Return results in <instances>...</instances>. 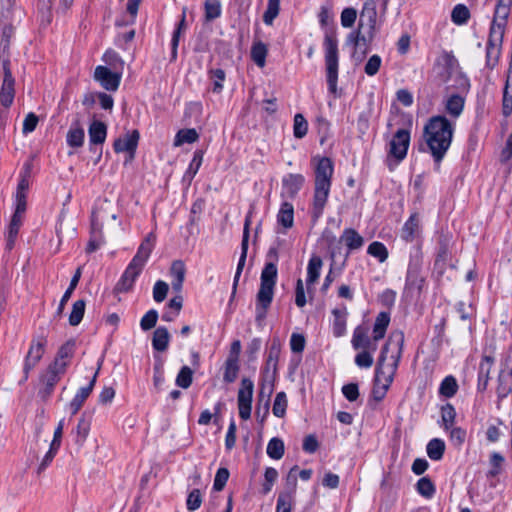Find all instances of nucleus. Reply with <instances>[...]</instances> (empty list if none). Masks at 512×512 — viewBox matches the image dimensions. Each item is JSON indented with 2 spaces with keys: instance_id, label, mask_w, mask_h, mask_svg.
<instances>
[{
  "instance_id": "nucleus-50",
  "label": "nucleus",
  "mask_w": 512,
  "mask_h": 512,
  "mask_svg": "<svg viewBox=\"0 0 512 512\" xmlns=\"http://www.w3.org/2000/svg\"><path fill=\"white\" fill-rule=\"evenodd\" d=\"M208 75L213 84L212 91L214 93H220L223 89L226 76L224 70L220 68L210 69Z\"/></svg>"
},
{
  "instance_id": "nucleus-37",
  "label": "nucleus",
  "mask_w": 512,
  "mask_h": 512,
  "mask_svg": "<svg viewBox=\"0 0 512 512\" xmlns=\"http://www.w3.org/2000/svg\"><path fill=\"white\" fill-rule=\"evenodd\" d=\"M427 455L431 460L438 461L442 459L445 451V443L439 438H434L427 444Z\"/></svg>"
},
{
  "instance_id": "nucleus-62",
  "label": "nucleus",
  "mask_w": 512,
  "mask_h": 512,
  "mask_svg": "<svg viewBox=\"0 0 512 512\" xmlns=\"http://www.w3.org/2000/svg\"><path fill=\"white\" fill-rule=\"evenodd\" d=\"M292 510V494L283 493L278 496L276 512H291Z\"/></svg>"
},
{
  "instance_id": "nucleus-5",
  "label": "nucleus",
  "mask_w": 512,
  "mask_h": 512,
  "mask_svg": "<svg viewBox=\"0 0 512 512\" xmlns=\"http://www.w3.org/2000/svg\"><path fill=\"white\" fill-rule=\"evenodd\" d=\"M104 225L108 232H113L121 226L117 214L112 210V204L107 200L92 212L90 239L86 247L88 253L96 251L104 244Z\"/></svg>"
},
{
  "instance_id": "nucleus-61",
  "label": "nucleus",
  "mask_w": 512,
  "mask_h": 512,
  "mask_svg": "<svg viewBox=\"0 0 512 512\" xmlns=\"http://www.w3.org/2000/svg\"><path fill=\"white\" fill-rule=\"evenodd\" d=\"M168 290V284L162 280H158L153 287V299L158 303L164 301Z\"/></svg>"
},
{
  "instance_id": "nucleus-53",
  "label": "nucleus",
  "mask_w": 512,
  "mask_h": 512,
  "mask_svg": "<svg viewBox=\"0 0 512 512\" xmlns=\"http://www.w3.org/2000/svg\"><path fill=\"white\" fill-rule=\"evenodd\" d=\"M280 10V0H268L267 9L263 15V22L272 25Z\"/></svg>"
},
{
  "instance_id": "nucleus-35",
  "label": "nucleus",
  "mask_w": 512,
  "mask_h": 512,
  "mask_svg": "<svg viewBox=\"0 0 512 512\" xmlns=\"http://www.w3.org/2000/svg\"><path fill=\"white\" fill-rule=\"evenodd\" d=\"M199 139V134L194 128L179 130L174 138L173 145L175 147L182 146L185 143H194Z\"/></svg>"
},
{
  "instance_id": "nucleus-41",
  "label": "nucleus",
  "mask_w": 512,
  "mask_h": 512,
  "mask_svg": "<svg viewBox=\"0 0 512 512\" xmlns=\"http://www.w3.org/2000/svg\"><path fill=\"white\" fill-rule=\"evenodd\" d=\"M281 351L280 342L277 339H273L271 346L269 348L267 360H266V370L273 369L276 370L277 362L279 359Z\"/></svg>"
},
{
  "instance_id": "nucleus-21",
  "label": "nucleus",
  "mask_w": 512,
  "mask_h": 512,
  "mask_svg": "<svg viewBox=\"0 0 512 512\" xmlns=\"http://www.w3.org/2000/svg\"><path fill=\"white\" fill-rule=\"evenodd\" d=\"M155 235L149 233L138 247L137 253L133 257V261L142 266L147 262L155 244Z\"/></svg>"
},
{
  "instance_id": "nucleus-22",
  "label": "nucleus",
  "mask_w": 512,
  "mask_h": 512,
  "mask_svg": "<svg viewBox=\"0 0 512 512\" xmlns=\"http://www.w3.org/2000/svg\"><path fill=\"white\" fill-rule=\"evenodd\" d=\"M305 178L301 174H288L282 180L283 191L289 197H295L302 188Z\"/></svg>"
},
{
  "instance_id": "nucleus-4",
  "label": "nucleus",
  "mask_w": 512,
  "mask_h": 512,
  "mask_svg": "<svg viewBox=\"0 0 512 512\" xmlns=\"http://www.w3.org/2000/svg\"><path fill=\"white\" fill-rule=\"evenodd\" d=\"M334 172L333 163L330 158H319L315 167L314 194L311 207L313 222L323 215L331 189V180Z\"/></svg>"
},
{
  "instance_id": "nucleus-54",
  "label": "nucleus",
  "mask_w": 512,
  "mask_h": 512,
  "mask_svg": "<svg viewBox=\"0 0 512 512\" xmlns=\"http://www.w3.org/2000/svg\"><path fill=\"white\" fill-rule=\"evenodd\" d=\"M308 131V123L304 116L300 113L294 116L293 123V134L295 138L301 139L303 138Z\"/></svg>"
},
{
  "instance_id": "nucleus-6",
  "label": "nucleus",
  "mask_w": 512,
  "mask_h": 512,
  "mask_svg": "<svg viewBox=\"0 0 512 512\" xmlns=\"http://www.w3.org/2000/svg\"><path fill=\"white\" fill-rule=\"evenodd\" d=\"M277 280V266L269 262L266 263L260 276V289L256 296V320L261 321L266 317L268 308L270 307L274 288Z\"/></svg>"
},
{
  "instance_id": "nucleus-1",
  "label": "nucleus",
  "mask_w": 512,
  "mask_h": 512,
  "mask_svg": "<svg viewBox=\"0 0 512 512\" xmlns=\"http://www.w3.org/2000/svg\"><path fill=\"white\" fill-rule=\"evenodd\" d=\"M403 345L404 334L401 331H396L389 336L381 350L372 390L373 398L376 401H381L385 397L387 390L393 382L402 356Z\"/></svg>"
},
{
  "instance_id": "nucleus-30",
  "label": "nucleus",
  "mask_w": 512,
  "mask_h": 512,
  "mask_svg": "<svg viewBox=\"0 0 512 512\" xmlns=\"http://www.w3.org/2000/svg\"><path fill=\"white\" fill-rule=\"evenodd\" d=\"M170 340V334L166 327L155 329L152 338V346L156 351L163 352L167 350Z\"/></svg>"
},
{
  "instance_id": "nucleus-20",
  "label": "nucleus",
  "mask_w": 512,
  "mask_h": 512,
  "mask_svg": "<svg viewBox=\"0 0 512 512\" xmlns=\"http://www.w3.org/2000/svg\"><path fill=\"white\" fill-rule=\"evenodd\" d=\"M96 377H97V372L94 374V376L91 379V381L89 382V384L85 387L80 388L79 391L74 396V398L71 400L69 407H70L71 413L73 415L76 414L81 409L84 402L91 394V392L95 386V383H96Z\"/></svg>"
},
{
  "instance_id": "nucleus-17",
  "label": "nucleus",
  "mask_w": 512,
  "mask_h": 512,
  "mask_svg": "<svg viewBox=\"0 0 512 512\" xmlns=\"http://www.w3.org/2000/svg\"><path fill=\"white\" fill-rule=\"evenodd\" d=\"M140 134L138 130L127 132L123 137L114 141L113 148L116 153L127 152L130 159H133L138 146Z\"/></svg>"
},
{
  "instance_id": "nucleus-36",
  "label": "nucleus",
  "mask_w": 512,
  "mask_h": 512,
  "mask_svg": "<svg viewBox=\"0 0 512 512\" xmlns=\"http://www.w3.org/2000/svg\"><path fill=\"white\" fill-rule=\"evenodd\" d=\"M80 277H81V270H80V268H78L70 281L69 287L67 288V290L65 291V293L63 294V296L60 300L59 306L57 308L58 315H61L63 313L66 303L70 299L73 291L75 290V288L77 287V285L79 283Z\"/></svg>"
},
{
  "instance_id": "nucleus-29",
  "label": "nucleus",
  "mask_w": 512,
  "mask_h": 512,
  "mask_svg": "<svg viewBox=\"0 0 512 512\" xmlns=\"http://www.w3.org/2000/svg\"><path fill=\"white\" fill-rule=\"evenodd\" d=\"M332 314L334 316L333 334L335 337H341L346 332V316H347L346 307L335 308V309H333Z\"/></svg>"
},
{
  "instance_id": "nucleus-33",
  "label": "nucleus",
  "mask_w": 512,
  "mask_h": 512,
  "mask_svg": "<svg viewBox=\"0 0 512 512\" xmlns=\"http://www.w3.org/2000/svg\"><path fill=\"white\" fill-rule=\"evenodd\" d=\"M85 133L84 129L78 123L72 125L68 130L66 141L70 147L78 148L84 143Z\"/></svg>"
},
{
  "instance_id": "nucleus-23",
  "label": "nucleus",
  "mask_w": 512,
  "mask_h": 512,
  "mask_svg": "<svg viewBox=\"0 0 512 512\" xmlns=\"http://www.w3.org/2000/svg\"><path fill=\"white\" fill-rule=\"evenodd\" d=\"M420 234V219L417 213H413L404 223L401 237L406 242H412Z\"/></svg>"
},
{
  "instance_id": "nucleus-43",
  "label": "nucleus",
  "mask_w": 512,
  "mask_h": 512,
  "mask_svg": "<svg viewBox=\"0 0 512 512\" xmlns=\"http://www.w3.org/2000/svg\"><path fill=\"white\" fill-rule=\"evenodd\" d=\"M507 376L510 377V382L506 381V376L503 373H500L498 377L497 397L499 401L506 398L512 392V369Z\"/></svg>"
},
{
  "instance_id": "nucleus-26",
  "label": "nucleus",
  "mask_w": 512,
  "mask_h": 512,
  "mask_svg": "<svg viewBox=\"0 0 512 512\" xmlns=\"http://www.w3.org/2000/svg\"><path fill=\"white\" fill-rule=\"evenodd\" d=\"M340 241L347 246L349 251L358 250L364 244L363 237L352 228H347L343 231Z\"/></svg>"
},
{
  "instance_id": "nucleus-31",
  "label": "nucleus",
  "mask_w": 512,
  "mask_h": 512,
  "mask_svg": "<svg viewBox=\"0 0 512 512\" xmlns=\"http://www.w3.org/2000/svg\"><path fill=\"white\" fill-rule=\"evenodd\" d=\"M390 323V314L388 312H380L373 325V334L375 340L384 338L386 330Z\"/></svg>"
},
{
  "instance_id": "nucleus-3",
  "label": "nucleus",
  "mask_w": 512,
  "mask_h": 512,
  "mask_svg": "<svg viewBox=\"0 0 512 512\" xmlns=\"http://www.w3.org/2000/svg\"><path fill=\"white\" fill-rule=\"evenodd\" d=\"M454 130L452 122L443 115L431 117L424 126V139L437 168L451 146Z\"/></svg>"
},
{
  "instance_id": "nucleus-28",
  "label": "nucleus",
  "mask_w": 512,
  "mask_h": 512,
  "mask_svg": "<svg viewBox=\"0 0 512 512\" xmlns=\"http://www.w3.org/2000/svg\"><path fill=\"white\" fill-rule=\"evenodd\" d=\"M465 99L459 94L449 96L445 103L446 112L453 118H458L464 109Z\"/></svg>"
},
{
  "instance_id": "nucleus-19",
  "label": "nucleus",
  "mask_w": 512,
  "mask_h": 512,
  "mask_svg": "<svg viewBox=\"0 0 512 512\" xmlns=\"http://www.w3.org/2000/svg\"><path fill=\"white\" fill-rule=\"evenodd\" d=\"M421 260L418 255L410 260L407 275L406 287L408 289L421 290L424 279L420 276Z\"/></svg>"
},
{
  "instance_id": "nucleus-55",
  "label": "nucleus",
  "mask_w": 512,
  "mask_h": 512,
  "mask_svg": "<svg viewBox=\"0 0 512 512\" xmlns=\"http://www.w3.org/2000/svg\"><path fill=\"white\" fill-rule=\"evenodd\" d=\"M193 371L188 366H183L176 377V385L187 389L192 384Z\"/></svg>"
},
{
  "instance_id": "nucleus-42",
  "label": "nucleus",
  "mask_w": 512,
  "mask_h": 512,
  "mask_svg": "<svg viewBox=\"0 0 512 512\" xmlns=\"http://www.w3.org/2000/svg\"><path fill=\"white\" fill-rule=\"evenodd\" d=\"M458 390V384L453 376L445 377L439 387V393L447 398L453 397Z\"/></svg>"
},
{
  "instance_id": "nucleus-16",
  "label": "nucleus",
  "mask_w": 512,
  "mask_h": 512,
  "mask_svg": "<svg viewBox=\"0 0 512 512\" xmlns=\"http://www.w3.org/2000/svg\"><path fill=\"white\" fill-rule=\"evenodd\" d=\"M251 214H252V212L250 211L246 215L245 222H244L243 238H242V243H241V255H240V258H239V261L237 264V269H236V273H235L234 280H233L232 295H234L236 292L238 281H239L240 275L242 273V270H243L245 262H246L247 250H248V240H249V230H250V225H251Z\"/></svg>"
},
{
  "instance_id": "nucleus-10",
  "label": "nucleus",
  "mask_w": 512,
  "mask_h": 512,
  "mask_svg": "<svg viewBox=\"0 0 512 512\" xmlns=\"http://www.w3.org/2000/svg\"><path fill=\"white\" fill-rule=\"evenodd\" d=\"M46 344L47 340L44 336H38L36 338H33L24 361V380H27L29 372L33 370L39 363V361L42 359L45 352Z\"/></svg>"
},
{
  "instance_id": "nucleus-63",
  "label": "nucleus",
  "mask_w": 512,
  "mask_h": 512,
  "mask_svg": "<svg viewBox=\"0 0 512 512\" xmlns=\"http://www.w3.org/2000/svg\"><path fill=\"white\" fill-rule=\"evenodd\" d=\"M357 18V11L352 8L348 7L343 9L341 12V25L345 28H350L354 25Z\"/></svg>"
},
{
  "instance_id": "nucleus-7",
  "label": "nucleus",
  "mask_w": 512,
  "mask_h": 512,
  "mask_svg": "<svg viewBox=\"0 0 512 512\" xmlns=\"http://www.w3.org/2000/svg\"><path fill=\"white\" fill-rule=\"evenodd\" d=\"M324 58L326 67V78L328 84V90L335 97H337V81H338V69H339V51H338V39L336 33L332 29L325 31L324 41Z\"/></svg>"
},
{
  "instance_id": "nucleus-51",
  "label": "nucleus",
  "mask_w": 512,
  "mask_h": 512,
  "mask_svg": "<svg viewBox=\"0 0 512 512\" xmlns=\"http://www.w3.org/2000/svg\"><path fill=\"white\" fill-rule=\"evenodd\" d=\"M90 431V422L85 419L84 417H81L78 421V424L76 426V438L75 442L79 446H82L84 442L86 441V438Z\"/></svg>"
},
{
  "instance_id": "nucleus-45",
  "label": "nucleus",
  "mask_w": 512,
  "mask_h": 512,
  "mask_svg": "<svg viewBox=\"0 0 512 512\" xmlns=\"http://www.w3.org/2000/svg\"><path fill=\"white\" fill-rule=\"evenodd\" d=\"M266 451L270 458L279 460L284 455V442L280 438L274 437L268 442Z\"/></svg>"
},
{
  "instance_id": "nucleus-11",
  "label": "nucleus",
  "mask_w": 512,
  "mask_h": 512,
  "mask_svg": "<svg viewBox=\"0 0 512 512\" xmlns=\"http://www.w3.org/2000/svg\"><path fill=\"white\" fill-rule=\"evenodd\" d=\"M409 145L410 132L406 129L397 130L389 144V156L395 158L396 163L401 162L407 155Z\"/></svg>"
},
{
  "instance_id": "nucleus-49",
  "label": "nucleus",
  "mask_w": 512,
  "mask_h": 512,
  "mask_svg": "<svg viewBox=\"0 0 512 512\" xmlns=\"http://www.w3.org/2000/svg\"><path fill=\"white\" fill-rule=\"evenodd\" d=\"M287 397L285 392H278L275 396L272 412L276 417L282 418L286 414L287 409Z\"/></svg>"
},
{
  "instance_id": "nucleus-8",
  "label": "nucleus",
  "mask_w": 512,
  "mask_h": 512,
  "mask_svg": "<svg viewBox=\"0 0 512 512\" xmlns=\"http://www.w3.org/2000/svg\"><path fill=\"white\" fill-rule=\"evenodd\" d=\"M253 392V381L250 378H242L237 394V405L239 416L243 420H248L251 417Z\"/></svg>"
},
{
  "instance_id": "nucleus-34",
  "label": "nucleus",
  "mask_w": 512,
  "mask_h": 512,
  "mask_svg": "<svg viewBox=\"0 0 512 512\" xmlns=\"http://www.w3.org/2000/svg\"><path fill=\"white\" fill-rule=\"evenodd\" d=\"M278 223L284 228H291L294 222V209L293 205L288 202H284L281 205L279 213L277 215Z\"/></svg>"
},
{
  "instance_id": "nucleus-59",
  "label": "nucleus",
  "mask_w": 512,
  "mask_h": 512,
  "mask_svg": "<svg viewBox=\"0 0 512 512\" xmlns=\"http://www.w3.org/2000/svg\"><path fill=\"white\" fill-rule=\"evenodd\" d=\"M158 312L155 309L149 310L141 319L140 326L144 331H148L156 326Z\"/></svg>"
},
{
  "instance_id": "nucleus-64",
  "label": "nucleus",
  "mask_w": 512,
  "mask_h": 512,
  "mask_svg": "<svg viewBox=\"0 0 512 512\" xmlns=\"http://www.w3.org/2000/svg\"><path fill=\"white\" fill-rule=\"evenodd\" d=\"M502 112L505 117L512 113V87H508V85H505L503 92Z\"/></svg>"
},
{
  "instance_id": "nucleus-18",
  "label": "nucleus",
  "mask_w": 512,
  "mask_h": 512,
  "mask_svg": "<svg viewBox=\"0 0 512 512\" xmlns=\"http://www.w3.org/2000/svg\"><path fill=\"white\" fill-rule=\"evenodd\" d=\"M144 266L135 263L133 260L129 263L126 270L124 271L123 275L121 276L120 280L118 281L116 285V290L118 292H127L129 291L136 278L141 273Z\"/></svg>"
},
{
  "instance_id": "nucleus-48",
  "label": "nucleus",
  "mask_w": 512,
  "mask_h": 512,
  "mask_svg": "<svg viewBox=\"0 0 512 512\" xmlns=\"http://www.w3.org/2000/svg\"><path fill=\"white\" fill-rule=\"evenodd\" d=\"M416 489L421 496L427 499L432 498L435 494V486L428 477L420 478L416 484Z\"/></svg>"
},
{
  "instance_id": "nucleus-27",
  "label": "nucleus",
  "mask_w": 512,
  "mask_h": 512,
  "mask_svg": "<svg viewBox=\"0 0 512 512\" xmlns=\"http://www.w3.org/2000/svg\"><path fill=\"white\" fill-rule=\"evenodd\" d=\"M89 140L91 144H102L106 140L107 127L101 121H93L88 129Z\"/></svg>"
},
{
  "instance_id": "nucleus-44",
  "label": "nucleus",
  "mask_w": 512,
  "mask_h": 512,
  "mask_svg": "<svg viewBox=\"0 0 512 512\" xmlns=\"http://www.w3.org/2000/svg\"><path fill=\"white\" fill-rule=\"evenodd\" d=\"M456 411L452 404L447 403L441 408V420L443 428L448 431L454 425Z\"/></svg>"
},
{
  "instance_id": "nucleus-32",
  "label": "nucleus",
  "mask_w": 512,
  "mask_h": 512,
  "mask_svg": "<svg viewBox=\"0 0 512 512\" xmlns=\"http://www.w3.org/2000/svg\"><path fill=\"white\" fill-rule=\"evenodd\" d=\"M322 265H323V262H322V259L317 256V255H313L309 262H308V266H307V285L310 286L312 284H314L319 276H320V271H321V268H322Z\"/></svg>"
},
{
  "instance_id": "nucleus-56",
  "label": "nucleus",
  "mask_w": 512,
  "mask_h": 512,
  "mask_svg": "<svg viewBox=\"0 0 512 512\" xmlns=\"http://www.w3.org/2000/svg\"><path fill=\"white\" fill-rule=\"evenodd\" d=\"M493 358L490 356H484L479 365L478 373V388H480L482 378H485V382L489 381L490 371L493 365Z\"/></svg>"
},
{
  "instance_id": "nucleus-13",
  "label": "nucleus",
  "mask_w": 512,
  "mask_h": 512,
  "mask_svg": "<svg viewBox=\"0 0 512 512\" xmlns=\"http://www.w3.org/2000/svg\"><path fill=\"white\" fill-rule=\"evenodd\" d=\"M378 341L379 340L374 339V336L372 338L369 336L366 327L359 325L353 331L351 345L354 350L375 352L377 350Z\"/></svg>"
},
{
  "instance_id": "nucleus-46",
  "label": "nucleus",
  "mask_w": 512,
  "mask_h": 512,
  "mask_svg": "<svg viewBox=\"0 0 512 512\" xmlns=\"http://www.w3.org/2000/svg\"><path fill=\"white\" fill-rule=\"evenodd\" d=\"M469 18H470V11L465 5L458 4L453 8L452 13H451V20L456 25L466 24L468 22Z\"/></svg>"
},
{
  "instance_id": "nucleus-25",
  "label": "nucleus",
  "mask_w": 512,
  "mask_h": 512,
  "mask_svg": "<svg viewBox=\"0 0 512 512\" xmlns=\"http://www.w3.org/2000/svg\"><path fill=\"white\" fill-rule=\"evenodd\" d=\"M74 351L75 342L73 340L67 341L59 348L56 357L52 363H57L67 370V367L70 364V360L74 355Z\"/></svg>"
},
{
  "instance_id": "nucleus-58",
  "label": "nucleus",
  "mask_w": 512,
  "mask_h": 512,
  "mask_svg": "<svg viewBox=\"0 0 512 512\" xmlns=\"http://www.w3.org/2000/svg\"><path fill=\"white\" fill-rule=\"evenodd\" d=\"M229 475L230 473L227 468H219L214 478L213 489L215 491H222L229 479Z\"/></svg>"
},
{
  "instance_id": "nucleus-38",
  "label": "nucleus",
  "mask_w": 512,
  "mask_h": 512,
  "mask_svg": "<svg viewBox=\"0 0 512 512\" xmlns=\"http://www.w3.org/2000/svg\"><path fill=\"white\" fill-rule=\"evenodd\" d=\"M267 52L268 49L263 42L259 41L253 44L251 48V58L258 67L262 68L265 66Z\"/></svg>"
},
{
  "instance_id": "nucleus-52",
  "label": "nucleus",
  "mask_w": 512,
  "mask_h": 512,
  "mask_svg": "<svg viewBox=\"0 0 512 512\" xmlns=\"http://www.w3.org/2000/svg\"><path fill=\"white\" fill-rule=\"evenodd\" d=\"M204 8L206 21H212L221 15V3L219 0H206Z\"/></svg>"
},
{
  "instance_id": "nucleus-60",
  "label": "nucleus",
  "mask_w": 512,
  "mask_h": 512,
  "mask_svg": "<svg viewBox=\"0 0 512 512\" xmlns=\"http://www.w3.org/2000/svg\"><path fill=\"white\" fill-rule=\"evenodd\" d=\"M373 353L372 351H360L355 356V364L360 368H370L373 365Z\"/></svg>"
},
{
  "instance_id": "nucleus-2",
  "label": "nucleus",
  "mask_w": 512,
  "mask_h": 512,
  "mask_svg": "<svg viewBox=\"0 0 512 512\" xmlns=\"http://www.w3.org/2000/svg\"><path fill=\"white\" fill-rule=\"evenodd\" d=\"M512 0H497L486 45L485 65L493 70L499 62Z\"/></svg>"
},
{
  "instance_id": "nucleus-12",
  "label": "nucleus",
  "mask_w": 512,
  "mask_h": 512,
  "mask_svg": "<svg viewBox=\"0 0 512 512\" xmlns=\"http://www.w3.org/2000/svg\"><path fill=\"white\" fill-rule=\"evenodd\" d=\"M3 81L0 89V104L4 108H9L15 98V79L10 69L8 60L3 62Z\"/></svg>"
},
{
  "instance_id": "nucleus-14",
  "label": "nucleus",
  "mask_w": 512,
  "mask_h": 512,
  "mask_svg": "<svg viewBox=\"0 0 512 512\" xmlns=\"http://www.w3.org/2000/svg\"><path fill=\"white\" fill-rule=\"evenodd\" d=\"M377 21L376 4L374 1H366L363 5L362 12L360 14L359 29H367L366 33L369 35V39H372L375 34Z\"/></svg>"
},
{
  "instance_id": "nucleus-40",
  "label": "nucleus",
  "mask_w": 512,
  "mask_h": 512,
  "mask_svg": "<svg viewBox=\"0 0 512 512\" xmlns=\"http://www.w3.org/2000/svg\"><path fill=\"white\" fill-rule=\"evenodd\" d=\"M85 307L86 302L82 299L73 303L72 310L69 315V324L71 326H77L80 324L85 313Z\"/></svg>"
},
{
  "instance_id": "nucleus-9",
  "label": "nucleus",
  "mask_w": 512,
  "mask_h": 512,
  "mask_svg": "<svg viewBox=\"0 0 512 512\" xmlns=\"http://www.w3.org/2000/svg\"><path fill=\"white\" fill-rule=\"evenodd\" d=\"M65 373L66 369L57 363H50L48 365L46 370L40 376V382L43 386L40 390V394L43 398H47L52 394L54 387Z\"/></svg>"
},
{
  "instance_id": "nucleus-47",
  "label": "nucleus",
  "mask_w": 512,
  "mask_h": 512,
  "mask_svg": "<svg viewBox=\"0 0 512 512\" xmlns=\"http://www.w3.org/2000/svg\"><path fill=\"white\" fill-rule=\"evenodd\" d=\"M367 253L379 260V262L383 263L388 258V250L386 246L379 241L372 242L367 249Z\"/></svg>"
},
{
  "instance_id": "nucleus-39",
  "label": "nucleus",
  "mask_w": 512,
  "mask_h": 512,
  "mask_svg": "<svg viewBox=\"0 0 512 512\" xmlns=\"http://www.w3.org/2000/svg\"><path fill=\"white\" fill-rule=\"evenodd\" d=\"M239 371L237 357L229 356L225 362V371L223 379L227 383H232L236 380Z\"/></svg>"
},
{
  "instance_id": "nucleus-15",
  "label": "nucleus",
  "mask_w": 512,
  "mask_h": 512,
  "mask_svg": "<svg viewBox=\"0 0 512 512\" xmlns=\"http://www.w3.org/2000/svg\"><path fill=\"white\" fill-rule=\"evenodd\" d=\"M94 79L107 91H116L120 85L121 74L112 72L106 66H97L94 71Z\"/></svg>"
},
{
  "instance_id": "nucleus-57",
  "label": "nucleus",
  "mask_w": 512,
  "mask_h": 512,
  "mask_svg": "<svg viewBox=\"0 0 512 512\" xmlns=\"http://www.w3.org/2000/svg\"><path fill=\"white\" fill-rule=\"evenodd\" d=\"M265 482L262 485L263 494H268L278 478V472L273 467H268L264 473Z\"/></svg>"
},
{
  "instance_id": "nucleus-24",
  "label": "nucleus",
  "mask_w": 512,
  "mask_h": 512,
  "mask_svg": "<svg viewBox=\"0 0 512 512\" xmlns=\"http://www.w3.org/2000/svg\"><path fill=\"white\" fill-rule=\"evenodd\" d=\"M186 268L185 264L181 260H176L172 263L170 268V275L172 278L171 285L172 289L180 293L182 290L183 282L185 279Z\"/></svg>"
}]
</instances>
